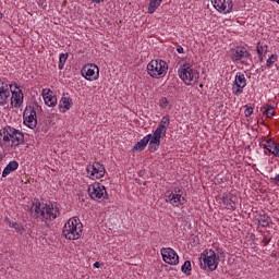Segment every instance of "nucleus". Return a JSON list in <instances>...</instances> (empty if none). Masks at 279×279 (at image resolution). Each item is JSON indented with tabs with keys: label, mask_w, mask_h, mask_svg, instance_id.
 <instances>
[{
	"label": "nucleus",
	"mask_w": 279,
	"mask_h": 279,
	"mask_svg": "<svg viewBox=\"0 0 279 279\" xmlns=\"http://www.w3.org/2000/svg\"><path fill=\"white\" fill-rule=\"evenodd\" d=\"M83 228L80 218H70L63 227V236L69 241H77L82 236Z\"/></svg>",
	"instance_id": "nucleus-3"
},
{
	"label": "nucleus",
	"mask_w": 279,
	"mask_h": 279,
	"mask_svg": "<svg viewBox=\"0 0 279 279\" xmlns=\"http://www.w3.org/2000/svg\"><path fill=\"white\" fill-rule=\"evenodd\" d=\"M0 19H3V13L0 12Z\"/></svg>",
	"instance_id": "nucleus-43"
},
{
	"label": "nucleus",
	"mask_w": 279,
	"mask_h": 279,
	"mask_svg": "<svg viewBox=\"0 0 279 279\" xmlns=\"http://www.w3.org/2000/svg\"><path fill=\"white\" fill-rule=\"evenodd\" d=\"M262 243H264V245H269V243H271V236L264 235Z\"/></svg>",
	"instance_id": "nucleus-35"
},
{
	"label": "nucleus",
	"mask_w": 279,
	"mask_h": 279,
	"mask_svg": "<svg viewBox=\"0 0 279 279\" xmlns=\"http://www.w3.org/2000/svg\"><path fill=\"white\" fill-rule=\"evenodd\" d=\"M31 215L35 219H44V221H53L60 217V208L53 205H43L36 201L31 208Z\"/></svg>",
	"instance_id": "nucleus-1"
},
{
	"label": "nucleus",
	"mask_w": 279,
	"mask_h": 279,
	"mask_svg": "<svg viewBox=\"0 0 279 279\" xmlns=\"http://www.w3.org/2000/svg\"><path fill=\"white\" fill-rule=\"evenodd\" d=\"M169 116H165L160 122L158 128L156 129L157 132H160L161 134L166 135L167 134V129L169 128Z\"/></svg>",
	"instance_id": "nucleus-22"
},
{
	"label": "nucleus",
	"mask_w": 279,
	"mask_h": 279,
	"mask_svg": "<svg viewBox=\"0 0 279 279\" xmlns=\"http://www.w3.org/2000/svg\"><path fill=\"white\" fill-rule=\"evenodd\" d=\"M247 86V78H245V74L242 72H236L234 81L232 83V95H235V97H240V95H243V89Z\"/></svg>",
	"instance_id": "nucleus-8"
},
{
	"label": "nucleus",
	"mask_w": 279,
	"mask_h": 279,
	"mask_svg": "<svg viewBox=\"0 0 279 279\" xmlns=\"http://www.w3.org/2000/svg\"><path fill=\"white\" fill-rule=\"evenodd\" d=\"M258 223H259V226H262V228H269V226L271 223V218H269V216H267V215H263L259 217Z\"/></svg>",
	"instance_id": "nucleus-28"
},
{
	"label": "nucleus",
	"mask_w": 279,
	"mask_h": 279,
	"mask_svg": "<svg viewBox=\"0 0 279 279\" xmlns=\"http://www.w3.org/2000/svg\"><path fill=\"white\" fill-rule=\"evenodd\" d=\"M72 104L73 101L71 100V98L63 97L60 101V108L62 112H66V110H71Z\"/></svg>",
	"instance_id": "nucleus-25"
},
{
	"label": "nucleus",
	"mask_w": 279,
	"mask_h": 279,
	"mask_svg": "<svg viewBox=\"0 0 279 279\" xmlns=\"http://www.w3.org/2000/svg\"><path fill=\"white\" fill-rule=\"evenodd\" d=\"M10 228H14V230H19V223L13 222L10 225Z\"/></svg>",
	"instance_id": "nucleus-39"
},
{
	"label": "nucleus",
	"mask_w": 279,
	"mask_h": 279,
	"mask_svg": "<svg viewBox=\"0 0 279 279\" xmlns=\"http://www.w3.org/2000/svg\"><path fill=\"white\" fill-rule=\"evenodd\" d=\"M162 136H166L165 133H160V131L156 130L153 135L150 134L149 150L151 153L158 151V147H160V138H162Z\"/></svg>",
	"instance_id": "nucleus-17"
},
{
	"label": "nucleus",
	"mask_w": 279,
	"mask_h": 279,
	"mask_svg": "<svg viewBox=\"0 0 279 279\" xmlns=\"http://www.w3.org/2000/svg\"><path fill=\"white\" fill-rule=\"evenodd\" d=\"M66 60H69V53H61L59 57V71L64 69V64H66Z\"/></svg>",
	"instance_id": "nucleus-30"
},
{
	"label": "nucleus",
	"mask_w": 279,
	"mask_h": 279,
	"mask_svg": "<svg viewBox=\"0 0 279 279\" xmlns=\"http://www.w3.org/2000/svg\"><path fill=\"white\" fill-rule=\"evenodd\" d=\"M211 3L217 12L222 14H230L232 12V0H211Z\"/></svg>",
	"instance_id": "nucleus-16"
},
{
	"label": "nucleus",
	"mask_w": 279,
	"mask_h": 279,
	"mask_svg": "<svg viewBox=\"0 0 279 279\" xmlns=\"http://www.w3.org/2000/svg\"><path fill=\"white\" fill-rule=\"evenodd\" d=\"M11 106L13 108H21L23 106V90L11 92Z\"/></svg>",
	"instance_id": "nucleus-19"
},
{
	"label": "nucleus",
	"mask_w": 279,
	"mask_h": 279,
	"mask_svg": "<svg viewBox=\"0 0 279 279\" xmlns=\"http://www.w3.org/2000/svg\"><path fill=\"white\" fill-rule=\"evenodd\" d=\"M159 106L160 108L165 109L167 108V106H169V100L167 99V97H162L159 100Z\"/></svg>",
	"instance_id": "nucleus-33"
},
{
	"label": "nucleus",
	"mask_w": 279,
	"mask_h": 279,
	"mask_svg": "<svg viewBox=\"0 0 279 279\" xmlns=\"http://www.w3.org/2000/svg\"><path fill=\"white\" fill-rule=\"evenodd\" d=\"M272 156H276V158H279V144L277 145V148L275 149V153Z\"/></svg>",
	"instance_id": "nucleus-37"
},
{
	"label": "nucleus",
	"mask_w": 279,
	"mask_h": 279,
	"mask_svg": "<svg viewBox=\"0 0 279 279\" xmlns=\"http://www.w3.org/2000/svg\"><path fill=\"white\" fill-rule=\"evenodd\" d=\"M87 193L92 199H106L108 197V192L106 191V186L101 183H93L89 185Z\"/></svg>",
	"instance_id": "nucleus-10"
},
{
	"label": "nucleus",
	"mask_w": 279,
	"mask_h": 279,
	"mask_svg": "<svg viewBox=\"0 0 279 279\" xmlns=\"http://www.w3.org/2000/svg\"><path fill=\"white\" fill-rule=\"evenodd\" d=\"M23 141H25V135L20 130L5 126L0 131V143L4 147H13L16 149L19 145L23 144Z\"/></svg>",
	"instance_id": "nucleus-2"
},
{
	"label": "nucleus",
	"mask_w": 279,
	"mask_h": 279,
	"mask_svg": "<svg viewBox=\"0 0 279 279\" xmlns=\"http://www.w3.org/2000/svg\"><path fill=\"white\" fill-rule=\"evenodd\" d=\"M161 256H162V259L168 265H178L180 263V257L178 256V253H175V251L171 247H162Z\"/></svg>",
	"instance_id": "nucleus-15"
},
{
	"label": "nucleus",
	"mask_w": 279,
	"mask_h": 279,
	"mask_svg": "<svg viewBox=\"0 0 279 279\" xmlns=\"http://www.w3.org/2000/svg\"><path fill=\"white\" fill-rule=\"evenodd\" d=\"M275 62H278V56L271 54V56L267 59V61H266V66H267V69H271V65H272Z\"/></svg>",
	"instance_id": "nucleus-32"
},
{
	"label": "nucleus",
	"mask_w": 279,
	"mask_h": 279,
	"mask_svg": "<svg viewBox=\"0 0 279 279\" xmlns=\"http://www.w3.org/2000/svg\"><path fill=\"white\" fill-rule=\"evenodd\" d=\"M256 49H257L258 56L267 54V49H268L267 45L258 43Z\"/></svg>",
	"instance_id": "nucleus-31"
},
{
	"label": "nucleus",
	"mask_w": 279,
	"mask_h": 279,
	"mask_svg": "<svg viewBox=\"0 0 279 279\" xmlns=\"http://www.w3.org/2000/svg\"><path fill=\"white\" fill-rule=\"evenodd\" d=\"M201 260H203L202 266L208 271H215L219 267V262H217V253L213 250H205L201 254Z\"/></svg>",
	"instance_id": "nucleus-7"
},
{
	"label": "nucleus",
	"mask_w": 279,
	"mask_h": 279,
	"mask_svg": "<svg viewBox=\"0 0 279 279\" xmlns=\"http://www.w3.org/2000/svg\"><path fill=\"white\" fill-rule=\"evenodd\" d=\"M165 197L166 202L171 206H182L185 202L184 196H182V190L167 191Z\"/></svg>",
	"instance_id": "nucleus-11"
},
{
	"label": "nucleus",
	"mask_w": 279,
	"mask_h": 279,
	"mask_svg": "<svg viewBox=\"0 0 279 279\" xmlns=\"http://www.w3.org/2000/svg\"><path fill=\"white\" fill-rule=\"evenodd\" d=\"M265 56H260V54H258V60L260 61V62H263V58H264Z\"/></svg>",
	"instance_id": "nucleus-42"
},
{
	"label": "nucleus",
	"mask_w": 279,
	"mask_h": 279,
	"mask_svg": "<svg viewBox=\"0 0 279 279\" xmlns=\"http://www.w3.org/2000/svg\"><path fill=\"white\" fill-rule=\"evenodd\" d=\"M160 3H162V0H150L148 5V14H154L155 10L160 8Z\"/></svg>",
	"instance_id": "nucleus-26"
},
{
	"label": "nucleus",
	"mask_w": 279,
	"mask_h": 279,
	"mask_svg": "<svg viewBox=\"0 0 279 279\" xmlns=\"http://www.w3.org/2000/svg\"><path fill=\"white\" fill-rule=\"evenodd\" d=\"M43 97L46 106L49 108H53L58 105V98L53 96V92L50 89H44L43 92Z\"/></svg>",
	"instance_id": "nucleus-18"
},
{
	"label": "nucleus",
	"mask_w": 279,
	"mask_h": 279,
	"mask_svg": "<svg viewBox=\"0 0 279 279\" xmlns=\"http://www.w3.org/2000/svg\"><path fill=\"white\" fill-rule=\"evenodd\" d=\"M10 95H12V84H8L0 80V106H8L10 102Z\"/></svg>",
	"instance_id": "nucleus-14"
},
{
	"label": "nucleus",
	"mask_w": 279,
	"mask_h": 279,
	"mask_svg": "<svg viewBox=\"0 0 279 279\" xmlns=\"http://www.w3.org/2000/svg\"><path fill=\"white\" fill-rule=\"evenodd\" d=\"M263 147H264V149H267V151H269V154L274 155L278 147V143L274 142V140H271V138L265 140V141H263Z\"/></svg>",
	"instance_id": "nucleus-23"
},
{
	"label": "nucleus",
	"mask_w": 279,
	"mask_h": 279,
	"mask_svg": "<svg viewBox=\"0 0 279 279\" xmlns=\"http://www.w3.org/2000/svg\"><path fill=\"white\" fill-rule=\"evenodd\" d=\"M223 204L227 210H235L236 209V196H230L229 198H225Z\"/></svg>",
	"instance_id": "nucleus-24"
},
{
	"label": "nucleus",
	"mask_w": 279,
	"mask_h": 279,
	"mask_svg": "<svg viewBox=\"0 0 279 279\" xmlns=\"http://www.w3.org/2000/svg\"><path fill=\"white\" fill-rule=\"evenodd\" d=\"M179 77L186 84V86H193L199 80V73H197V70L193 69V65L191 63H183L179 71Z\"/></svg>",
	"instance_id": "nucleus-4"
},
{
	"label": "nucleus",
	"mask_w": 279,
	"mask_h": 279,
	"mask_svg": "<svg viewBox=\"0 0 279 279\" xmlns=\"http://www.w3.org/2000/svg\"><path fill=\"white\" fill-rule=\"evenodd\" d=\"M82 75L89 82H95L99 77V68L96 64L89 63L83 66Z\"/></svg>",
	"instance_id": "nucleus-13"
},
{
	"label": "nucleus",
	"mask_w": 279,
	"mask_h": 279,
	"mask_svg": "<svg viewBox=\"0 0 279 279\" xmlns=\"http://www.w3.org/2000/svg\"><path fill=\"white\" fill-rule=\"evenodd\" d=\"M232 62L235 64H244L247 66L252 62V53L245 47H236L230 50L229 53Z\"/></svg>",
	"instance_id": "nucleus-6"
},
{
	"label": "nucleus",
	"mask_w": 279,
	"mask_h": 279,
	"mask_svg": "<svg viewBox=\"0 0 279 279\" xmlns=\"http://www.w3.org/2000/svg\"><path fill=\"white\" fill-rule=\"evenodd\" d=\"M23 119H24V125L26 128H29L31 130H34L36 125H38V119L36 116V110L32 107H26L23 113Z\"/></svg>",
	"instance_id": "nucleus-12"
},
{
	"label": "nucleus",
	"mask_w": 279,
	"mask_h": 279,
	"mask_svg": "<svg viewBox=\"0 0 279 279\" xmlns=\"http://www.w3.org/2000/svg\"><path fill=\"white\" fill-rule=\"evenodd\" d=\"M93 3H102L104 0H92Z\"/></svg>",
	"instance_id": "nucleus-41"
},
{
	"label": "nucleus",
	"mask_w": 279,
	"mask_h": 279,
	"mask_svg": "<svg viewBox=\"0 0 279 279\" xmlns=\"http://www.w3.org/2000/svg\"><path fill=\"white\" fill-rule=\"evenodd\" d=\"M178 53H184V48L182 46L177 47Z\"/></svg>",
	"instance_id": "nucleus-38"
},
{
	"label": "nucleus",
	"mask_w": 279,
	"mask_h": 279,
	"mask_svg": "<svg viewBox=\"0 0 279 279\" xmlns=\"http://www.w3.org/2000/svg\"><path fill=\"white\" fill-rule=\"evenodd\" d=\"M150 140H151V134L144 136L140 142H137L134 145L133 151H143V149H145V147H147V145L149 144Z\"/></svg>",
	"instance_id": "nucleus-20"
},
{
	"label": "nucleus",
	"mask_w": 279,
	"mask_h": 279,
	"mask_svg": "<svg viewBox=\"0 0 279 279\" xmlns=\"http://www.w3.org/2000/svg\"><path fill=\"white\" fill-rule=\"evenodd\" d=\"M181 271L185 276H191V271H193V267L191 266V260L184 262V264L181 266Z\"/></svg>",
	"instance_id": "nucleus-29"
},
{
	"label": "nucleus",
	"mask_w": 279,
	"mask_h": 279,
	"mask_svg": "<svg viewBox=\"0 0 279 279\" xmlns=\"http://www.w3.org/2000/svg\"><path fill=\"white\" fill-rule=\"evenodd\" d=\"M16 169H19V161H10L2 171V178H8V175L13 171H16Z\"/></svg>",
	"instance_id": "nucleus-21"
},
{
	"label": "nucleus",
	"mask_w": 279,
	"mask_h": 279,
	"mask_svg": "<svg viewBox=\"0 0 279 279\" xmlns=\"http://www.w3.org/2000/svg\"><path fill=\"white\" fill-rule=\"evenodd\" d=\"M263 114L267 119H271L274 114H276V109L271 105H266V107H264Z\"/></svg>",
	"instance_id": "nucleus-27"
},
{
	"label": "nucleus",
	"mask_w": 279,
	"mask_h": 279,
	"mask_svg": "<svg viewBox=\"0 0 279 279\" xmlns=\"http://www.w3.org/2000/svg\"><path fill=\"white\" fill-rule=\"evenodd\" d=\"M253 113H254V108L246 106V108L244 110L245 117H252Z\"/></svg>",
	"instance_id": "nucleus-34"
},
{
	"label": "nucleus",
	"mask_w": 279,
	"mask_h": 279,
	"mask_svg": "<svg viewBox=\"0 0 279 279\" xmlns=\"http://www.w3.org/2000/svg\"><path fill=\"white\" fill-rule=\"evenodd\" d=\"M270 180L276 184V186H279V173L275 175V178H270Z\"/></svg>",
	"instance_id": "nucleus-36"
},
{
	"label": "nucleus",
	"mask_w": 279,
	"mask_h": 279,
	"mask_svg": "<svg viewBox=\"0 0 279 279\" xmlns=\"http://www.w3.org/2000/svg\"><path fill=\"white\" fill-rule=\"evenodd\" d=\"M87 178L90 180H101L106 175V167L100 162H94L93 165H88L86 168Z\"/></svg>",
	"instance_id": "nucleus-9"
},
{
	"label": "nucleus",
	"mask_w": 279,
	"mask_h": 279,
	"mask_svg": "<svg viewBox=\"0 0 279 279\" xmlns=\"http://www.w3.org/2000/svg\"><path fill=\"white\" fill-rule=\"evenodd\" d=\"M147 73L150 77L155 80H159V77H165L167 75V71H169V65L165 60H151L147 66Z\"/></svg>",
	"instance_id": "nucleus-5"
},
{
	"label": "nucleus",
	"mask_w": 279,
	"mask_h": 279,
	"mask_svg": "<svg viewBox=\"0 0 279 279\" xmlns=\"http://www.w3.org/2000/svg\"><path fill=\"white\" fill-rule=\"evenodd\" d=\"M94 267H96V269H99V267H101V264L99 262H95Z\"/></svg>",
	"instance_id": "nucleus-40"
}]
</instances>
